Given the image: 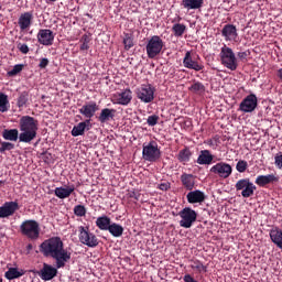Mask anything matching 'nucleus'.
<instances>
[{"mask_svg":"<svg viewBox=\"0 0 282 282\" xmlns=\"http://www.w3.org/2000/svg\"><path fill=\"white\" fill-rule=\"evenodd\" d=\"M32 248H34V247L32 246V243H29V245L26 246L28 252H32Z\"/></svg>","mask_w":282,"mask_h":282,"instance_id":"4d7b16f0","label":"nucleus"},{"mask_svg":"<svg viewBox=\"0 0 282 282\" xmlns=\"http://www.w3.org/2000/svg\"><path fill=\"white\" fill-rule=\"evenodd\" d=\"M147 122H148L149 127H155V124H158V122H160V116L151 115L148 117Z\"/></svg>","mask_w":282,"mask_h":282,"instance_id":"a18cd8bd","label":"nucleus"},{"mask_svg":"<svg viewBox=\"0 0 282 282\" xmlns=\"http://www.w3.org/2000/svg\"><path fill=\"white\" fill-rule=\"evenodd\" d=\"M235 188L237 193L240 192L241 197L248 199V197H252L254 195V191H257V185L250 181V178H240L237 181Z\"/></svg>","mask_w":282,"mask_h":282,"instance_id":"0eeeda50","label":"nucleus"},{"mask_svg":"<svg viewBox=\"0 0 282 282\" xmlns=\"http://www.w3.org/2000/svg\"><path fill=\"white\" fill-rule=\"evenodd\" d=\"M80 43V52H87L89 50V43H91V37L87 34H84L82 39L79 40Z\"/></svg>","mask_w":282,"mask_h":282,"instance_id":"4c0bfd02","label":"nucleus"},{"mask_svg":"<svg viewBox=\"0 0 282 282\" xmlns=\"http://www.w3.org/2000/svg\"><path fill=\"white\" fill-rule=\"evenodd\" d=\"M183 65L184 67H186V69H194V72H202V69H204L203 64H199L197 61L193 59L191 51H187L185 53V56L183 58Z\"/></svg>","mask_w":282,"mask_h":282,"instance_id":"a211bd4d","label":"nucleus"},{"mask_svg":"<svg viewBox=\"0 0 282 282\" xmlns=\"http://www.w3.org/2000/svg\"><path fill=\"white\" fill-rule=\"evenodd\" d=\"M32 21H34V13H32V11L22 13L18 20V25L21 32L30 30V28L32 26Z\"/></svg>","mask_w":282,"mask_h":282,"instance_id":"f3484780","label":"nucleus"},{"mask_svg":"<svg viewBox=\"0 0 282 282\" xmlns=\"http://www.w3.org/2000/svg\"><path fill=\"white\" fill-rule=\"evenodd\" d=\"M259 105V99H257V95L250 94L242 99L239 105L238 111H242V113H252L254 109H257Z\"/></svg>","mask_w":282,"mask_h":282,"instance_id":"f8f14e48","label":"nucleus"},{"mask_svg":"<svg viewBox=\"0 0 282 282\" xmlns=\"http://www.w3.org/2000/svg\"><path fill=\"white\" fill-rule=\"evenodd\" d=\"M142 194H140V191H130L128 193V196L130 197V199H135V202H140V197H141Z\"/></svg>","mask_w":282,"mask_h":282,"instance_id":"de8ad7c7","label":"nucleus"},{"mask_svg":"<svg viewBox=\"0 0 282 282\" xmlns=\"http://www.w3.org/2000/svg\"><path fill=\"white\" fill-rule=\"evenodd\" d=\"M160 191H169V188H171V184L170 183H161L159 185Z\"/></svg>","mask_w":282,"mask_h":282,"instance_id":"5fc2aeb1","label":"nucleus"},{"mask_svg":"<svg viewBox=\"0 0 282 282\" xmlns=\"http://www.w3.org/2000/svg\"><path fill=\"white\" fill-rule=\"evenodd\" d=\"M91 120L86 119L83 122H79L77 126H74L70 133L73 138H78V135H85V129H87V124H90Z\"/></svg>","mask_w":282,"mask_h":282,"instance_id":"cd10ccee","label":"nucleus"},{"mask_svg":"<svg viewBox=\"0 0 282 282\" xmlns=\"http://www.w3.org/2000/svg\"><path fill=\"white\" fill-rule=\"evenodd\" d=\"M25 274L23 269L19 270L17 268H9V270L4 273L6 279L8 281H14V279H21Z\"/></svg>","mask_w":282,"mask_h":282,"instance_id":"7c9ffc66","label":"nucleus"},{"mask_svg":"<svg viewBox=\"0 0 282 282\" xmlns=\"http://www.w3.org/2000/svg\"><path fill=\"white\" fill-rule=\"evenodd\" d=\"M37 41L41 45H54V32L50 29H41L37 33Z\"/></svg>","mask_w":282,"mask_h":282,"instance_id":"dca6fc26","label":"nucleus"},{"mask_svg":"<svg viewBox=\"0 0 282 282\" xmlns=\"http://www.w3.org/2000/svg\"><path fill=\"white\" fill-rule=\"evenodd\" d=\"M108 232H110V235L112 237H120L121 235L124 234V227H122L121 225L117 224V223H110V226L108 227Z\"/></svg>","mask_w":282,"mask_h":282,"instance_id":"2f4dec72","label":"nucleus"},{"mask_svg":"<svg viewBox=\"0 0 282 282\" xmlns=\"http://www.w3.org/2000/svg\"><path fill=\"white\" fill-rule=\"evenodd\" d=\"M178 217H181V228H192L193 224L197 221V212L191 207H185L178 213Z\"/></svg>","mask_w":282,"mask_h":282,"instance_id":"1a4fd4ad","label":"nucleus"},{"mask_svg":"<svg viewBox=\"0 0 282 282\" xmlns=\"http://www.w3.org/2000/svg\"><path fill=\"white\" fill-rule=\"evenodd\" d=\"M0 282H3V279L0 278Z\"/></svg>","mask_w":282,"mask_h":282,"instance_id":"bf43d9fd","label":"nucleus"},{"mask_svg":"<svg viewBox=\"0 0 282 282\" xmlns=\"http://www.w3.org/2000/svg\"><path fill=\"white\" fill-rule=\"evenodd\" d=\"M14 149V143L8 142V141H2L0 143V153H6V151H13Z\"/></svg>","mask_w":282,"mask_h":282,"instance_id":"ea45409f","label":"nucleus"},{"mask_svg":"<svg viewBox=\"0 0 282 282\" xmlns=\"http://www.w3.org/2000/svg\"><path fill=\"white\" fill-rule=\"evenodd\" d=\"M123 45H124V50H131V47H133V39L129 35H127L123 39Z\"/></svg>","mask_w":282,"mask_h":282,"instance_id":"49530a36","label":"nucleus"},{"mask_svg":"<svg viewBox=\"0 0 282 282\" xmlns=\"http://www.w3.org/2000/svg\"><path fill=\"white\" fill-rule=\"evenodd\" d=\"M185 127H191V121H184Z\"/></svg>","mask_w":282,"mask_h":282,"instance_id":"13d9d810","label":"nucleus"},{"mask_svg":"<svg viewBox=\"0 0 282 282\" xmlns=\"http://www.w3.org/2000/svg\"><path fill=\"white\" fill-rule=\"evenodd\" d=\"M142 158L145 162H158L162 158V151L158 149V142L150 141L143 144Z\"/></svg>","mask_w":282,"mask_h":282,"instance_id":"423d86ee","label":"nucleus"},{"mask_svg":"<svg viewBox=\"0 0 282 282\" xmlns=\"http://www.w3.org/2000/svg\"><path fill=\"white\" fill-rule=\"evenodd\" d=\"M20 135L19 141L30 144L32 140L36 139V131H39V120L34 117L22 116L19 122Z\"/></svg>","mask_w":282,"mask_h":282,"instance_id":"f03ea898","label":"nucleus"},{"mask_svg":"<svg viewBox=\"0 0 282 282\" xmlns=\"http://www.w3.org/2000/svg\"><path fill=\"white\" fill-rule=\"evenodd\" d=\"M137 98L141 102H153L155 100V87L151 84H142L139 88L135 89Z\"/></svg>","mask_w":282,"mask_h":282,"instance_id":"6e6552de","label":"nucleus"},{"mask_svg":"<svg viewBox=\"0 0 282 282\" xmlns=\"http://www.w3.org/2000/svg\"><path fill=\"white\" fill-rule=\"evenodd\" d=\"M113 118H116V109L104 108L99 113L98 121L105 124V122H109V120H113Z\"/></svg>","mask_w":282,"mask_h":282,"instance_id":"a878e982","label":"nucleus"},{"mask_svg":"<svg viewBox=\"0 0 282 282\" xmlns=\"http://www.w3.org/2000/svg\"><path fill=\"white\" fill-rule=\"evenodd\" d=\"M0 184H3V181H0Z\"/></svg>","mask_w":282,"mask_h":282,"instance_id":"052dcab7","label":"nucleus"},{"mask_svg":"<svg viewBox=\"0 0 282 282\" xmlns=\"http://www.w3.org/2000/svg\"><path fill=\"white\" fill-rule=\"evenodd\" d=\"M18 50L21 52V54H28L30 52V47L28 44H18Z\"/></svg>","mask_w":282,"mask_h":282,"instance_id":"8fccbe9b","label":"nucleus"},{"mask_svg":"<svg viewBox=\"0 0 282 282\" xmlns=\"http://www.w3.org/2000/svg\"><path fill=\"white\" fill-rule=\"evenodd\" d=\"M208 147H212V149H217V143L213 139L207 140Z\"/></svg>","mask_w":282,"mask_h":282,"instance_id":"6e6d98bb","label":"nucleus"},{"mask_svg":"<svg viewBox=\"0 0 282 282\" xmlns=\"http://www.w3.org/2000/svg\"><path fill=\"white\" fill-rule=\"evenodd\" d=\"M19 208V202H6L0 206V219H8V217H12Z\"/></svg>","mask_w":282,"mask_h":282,"instance_id":"2eb2a0df","label":"nucleus"},{"mask_svg":"<svg viewBox=\"0 0 282 282\" xmlns=\"http://www.w3.org/2000/svg\"><path fill=\"white\" fill-rule=\"evenodd\" d=\"M28 105V93H22L18 98V107H25Z\"/></svg>","mask_w":282,"mask_h":282,"instance_id":"c03bdc74","label":"nucleus"},{"mask_svg":"<svg viewBox=\"0 0 282 282\" xmlns=\"http://www.w3.org/2000/svg\"><path fill=\"white\" fill-rule=\"evenodd\" d=\"M276 182H279V177L274 174L258 175L254 181L257 186H260V188H265L268 184H274Z\"/></svg>","mask_w":282,"mask_h":282,"instance_id":"aec40b11","label":"nucleus"},{"mask_svg":"<svg viewBox=\"0 0 282 282\" xmlns=\"http://www.w3.org/2000/svg\"><path fill=\"white\" fill-rule=\"evenodd\" d=\"M191 268L192 270H197L198 272H206V265H204V263H202L199 260H194Z\"/></svg>","mask_w":282,"mask_h":282,"instance_id":"37998d69","label":"nucleus"},{"mask_svg":"<svg viewBox=\"0 0 282 282\" xmlns=\"http://www.w3.org/2000/svg\"><path fill=\"white\" fill-rule=\"evenodd\" d=\"M220 63L230 72H237L239 67V59H237V55H235V51L228 47L226 44L220 48L219 53Z\"/></svg>","mask_w":282,"mask_h":282,"instance_id":"7ed1b4c3","label":"nucleus"},{"mask_svg":"<svg viewBox=\"0 0 282 282\" xmlns=\"http://www.w3.org/2000/svg\"><path fill=\"white\" fill-rule=\"evenodd\" d=\"M21 72H23V64H17L13 66V69L7 73V76L14 77L18 74H21Z\"/></svg>","mask_w":282,"mask_h":282,"instance_id":"a19ab883","label":"nucleus"},{"mask_svg":"<svg viewBox=\"0 0 282 282\" xmlns=\"http://www.w3.org/2000/svg\"><path fill=\"white\" fill-rule=\"evenodd\" d=\"M47 65H50V59H47L46 57L40 59V64H39L40 69H45Z\"/></svg>","mask_w":282,"mask_h":282,"instance_id":"603ef678","label":"nucleus"},{"mask_svg":"<svg viewBox=\"0 0 282 282\" xmlns=\"http://www.w3.org/2000/svg\"><path fill=\"white\" fill-rule=\"evenodd\" d=\"M183 281H184V282H198V281L195 280V278H193V275H191V274H185V275L183 276Z\"/></svg>","mask_w":282,"mask_h":282,"instance_id":"864d4df0","label":"nucleus"},{"mask_svg":"<svg viewBox=\"0 0 282 282\" xmlns=\"http://www.w3.org/2000/svg\"><path fill=\"white\" fill-rule=\"evenodd\" d=\"M181 182L186 191H193L195 188V175L193 174L183 173L181 175Z\"/></svg>","mask_w":282,"mask_h":282,"instance_id":"bb28decb","label":"nucleus"},{"mask_svg":"<svg viewBox=\"0 0 282 282\" xmlns=\"http://www.w3.org/2000/svg\"><path fill=\"white\" fill-rule=\"evenodd\" d=\"M10 109V100L8 99V95L0 93V111L1 113H6Z\"/></svg>","mask_w":282,"mask_h":282,"instance_id":"c9c22d12","label":"nucleus"},{"mask_svg":"<svg viewBox=\"0 0 282 282\" xmlns=\"http://www.w3.org/2000/svg\"><path fill=\"white\" fill-rule=\"evenodd\" d=\"M188 204H204L206 202V194L199 189L189 191L186 195Z\"/></svg>","mask_w":282,"mask_h":282,"instance_id":"412c9836","label":"nucleus"},{"mask_svg":"<svg viewBox=\"0 0 282 282\" xmlns=\"http://www.w3.org/2000/svg\"><path fill=\"white\" fill-rule=\"evenodd\" d=\"M274 164L278 169H280V170L282 169V153L281 152L275 154Z\"/></svg>","mask_w":282,"mask_h":282,"instance_id":"09e8293b","label":"nucleus"},{"mask_svg":"<svg viewBox=\"0 0 282 282\" xmlns=\"http://www.w3.org/2000/svg\"><path fill=\"white\" fill-rule=\"evenodd\" d=\"M172 32L177 39L184 36V33L186 32V24L175 23L172 26Z\"/></svg>","mask_w":282,"mask_h":282,"instance_id":"f704fd0d","label":"nucleus"},{"mask_svg":"<svg viewBox=\"0 0 282 282\" xmlns=\"http://www.w3.org/2000/svg\"><path fill=\"white\" fill-rule=\"evenodd\" d=\"M111 225V218L108 216H100L96 220V226L99 230H108L109 226Z\"/></svg>","mask_w":282,"mask_h":282,"instance_id":"473e14b6","label":"nucleus"},{"mask_svg":"<svg viewBox=\"0 0 282 282\" xmlns=\"http://www.w3.org/2000/svg\"><path fill=\"white\" fill-rule=\"evenodd\" d=\"M192 156H193V152H191V149L184 148L178 152L177 160L178 162L186 163V162H191Z\"/></svg>","mask_w":282,"mask_h":282,"instance_id":"72a5a7b5","label":"nucleus"},{"mask_svg":"<svg viewBox=\"0 0 282 282\" xmlns=\"http://www.w3.org/2000/svg\"><path fill=\"white\" fill-rule=\"evenodd\" d=\"M19 130L18 129H4L2 131V138L3 140H7L9 142H17L19 140Z\"/></svg>","mask_w":282,"mask_h":282,"instance_id":"c756f323","label":"nucleus"},{"mask_svg":"<svg viewBox=\"0 0 282 282\" xmlns=\"http://www.w3.org/2000/svg\"><path fill=\"white\" fill-rule=\"evenodd\" d=\"M236 170L238 171V173H246V171H248V161H238V163L236 164Z\"/></svg>","mask_w":282,"mask_h":282,"instance_id":"79ce46f5","label":"nucleus"},{"mask_svg":"<svg viewBox=\"0 0 282 282\" xmlns=\"http://www.w3.org/2000/svg\"><path fill=\"white\" fill-rule=\"evenodd\" d=\"M40 252L43 257H51L56 263V268H65V263L72 259V252L65 249L61 237H52L40 245Z\"/></svg>","mask_w":282,"mask_h":282,"instance_id":"f257e3e1","label":"nucleus"},{"mask_svg":"<svg viewBox=\"0 0 282 282\" xmlns=\"http://www.w3.org/2000/svg\"><path fill=\"white\" fill-rule=\"evenodd\" d=\"M270 239L276 248H279L282 251V229L279 227H273L269 231Z\"/></svg>","mask_w":282,"mask_h":282,"instance_id":"5701e85b","label":"nucleus"},{"mask_svg":"<svg viewBox=\"0 0 282 282\" xmlns=\"http://www.w3.org/2000/svg\"><path fill=\"white\" fill-rule=\"evenodd\" d=\"M76 191V187L74 185L67 186V187H56L54 189L55 197H58V199H67V197L72 196V193Z\"/></svg>","mask_w":282,"mask_h":282,"instance_id":"b1692460","label":"nucleus"},{"mask_svg":"<svg viewBox=\"0 0 282 282\" xmlns=\"http://www.w3.org/2000/svg\"><path fill=\"white\" fill-rule=\"evenodd\" d=\"M209 173L218 175V177L223 180H228V177L232 175V165L226 162H219L210 167Z\"/></svg>","mask_w":282,"mask_h":282,"instance_id":"ddd939ff","label":"nucleus"},{"mask_svg":"<svg viewBox=\"0 0 282 282\" xmlns=\"http://www.w3.org/2000/svg\"><path fill=\"white\" fill-rule=\"evenodd\" d=\"M79 230V241L88 248H96L98 246V237L94 232L89 231V227L80 226Z\"/></svg>","mask_w":282,"mask_h":282,"instance_id":"9d476101","label":"nucleus"},{"mask_svg":"<svg viewBox=\"0 0 282 282\" xmlns=\"http://www.w3.org/2000/svg\"><path fill=\"white\" fill-rule=\"evenodd\" d=\"M133 100V91L130 88H126L120 93H115L111 97L112 105H121L127 107Z\"/></svg>","mask_w":282,"mask_h":282,"instance_id":"9b49d317","label":"nucleus"},{"mask_svg":"<svg viewBox=\"0 0 282 282\" xmlns=\"http://www.w3.org/2000/svg\"><path fill=\"white\" fill-rule=\"evenodd\" d=\"M20 232L28 239L36 241L41 237V225L34 219L24 220L20 225Z\"/></svg>","mask_w":282,"mask_h":282,"instance_id":"20e7f679","label":"nucleus"},{"mask_svg":"<svg viewBox=\"0 0 282 282\" xmlns=\"http://www.w3.org/2000/svg\"><path fill=\"white\" fill-rule=\"evenodd\" d=\"M192 94H198L202 95L204 91H206V86L202 84V82H194L193 85L188 88Z\"/></svg>","mask_w":282,"mask_h":282,"instance_id":"e433bc0d","label":"nucleus"},{"mask_svg":"<svg viewBox=\"0 0 282 282\" xmlns=\"http://www.w3.org/2000/svg\"><path fill=\"white\" fill-rule=\"evenodd\" d=\"M58 270H61V268H54L51 264L43 263V268L35 273H37L42 281H52V279L58 274Z\"/></svg>","mask_w":282,"mask_h":282,"instance_id":"4468645a","label":"nucleus"},{"mask_svg":"<svg viewBox=\"0 0 282 282\" xmlns=\"http://www.w3.org/2000/svg\"><path fill=\"white\" fill-rule=\"evenodd\" d=\"M221 36L225 41H237L239 33H237V26L234 24H226L221 30Z\"/></svg>","mask_w":282,"mask_h":282,"instance_id":"4be33fe9","label":"nucleus"},{"mask_svg":"<svg viewBox=\"0 0 282 282\" xmlns=\"http://www.w3.org/2000/svg\"><path fill=\"white\" fill-rule=\"evenodd\" d=\"M74 215L76 217H85L87 215V208L84 205H76L74 207Z\"/></svg>","mask_w":282,"mask_h":282,"instance_id":"58836bf2","label":"nucleus"},{"mask_svg":"<svg viewBox=\"0 0 282 282\" xmlns=\"http://www.w3.org/2000/svg\"><path fill=\"white\" fill-rule=\"evenodd\" d=\"M237 56L240 61H247L248 56H250V51L238 52Z\"/></svg>","mask_w":282,"mask_h":282,"instance_id":"3c124183","label":"nucleus"},{"mask_svg":"<svg viewBox=\"0 0 282 282\" xmlns=\"http://www.w3.org/2000/svg\"><path fill=\"white\" fill-rule=\"evenodd\" d=\"M214 160L215 155H213L209 150H202L196 162L200 165H209L213 164Z\"/></svg>","mask_w":282,"mask_h":282,"instance_id":"393cba45","label":"nucleus"},{"mask_svg":"<svg viewBox=\"0 0 282 282\" xmlns=\"http://www.w3.org/2000/svg\"><path fill=\"white\" fill-rule=\"evenodd\" d=\"M98 109H100L98 104H96V101H90L79 109V113L88 120H91V118L96 116V111H98Z\"/></svg>","mask_w":282,"mask_h":282,"instance_id":"6ab92c4d","label":"nucleus"},{"mask_svg":"<svg viewBox=\"0 0 282 282\" xmlns=\"http://www.w3.org/2000/svg\"><path fill=\"white\" fill-rule=\"evenodd\" d=\"M162 50H164V40H162V37L153 35L148 40L145 45L148 58H158V56L162 54Z\"/></svg>","mask_w":282,"mask_h":282,"instance_id":"39448f33","label":"nucleus"},{"mask_svg":"<svg viewBox=\"0 0 282 282\" xmlns=\"http://www.w3.org/2000/svg\"><path fill=\"white\" fill-rule=\"evenodd\" d=\"M181 6L185 10H199L204 6V0H182Z\"/></svg>","mask_w":282,"mask_h":282,"instance_id":"c85d7f7f","label":"nucleus"}]
</instances>
